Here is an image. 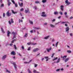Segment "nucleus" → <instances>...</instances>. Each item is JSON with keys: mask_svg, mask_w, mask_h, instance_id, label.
<instances>
[{"mask_svg": "<svg viewBox=\"0 0 73 73\" xmlns=\"http://www.w3.org/2000/svg\"><path fill=\"white\" fill-rule=\"evenodd\" d=\"M12 33L14 35L13 36V37L12 38V40H13V39H15V38H16V36L15 35H17V33L16 32L15 33V32H12Z\"/></svg>", "mask_w": 73, "mask_h": 73, "instance_id": "obj_1", "label": "nucleus"}, {"mask_svg": "<svg viewBox=\"0 0 73 73\" xmlns=\"http://www.w3.org/2000/svg\"><path fill=\"white\" fill-rule=\"evenodd\" d=\"M11 1L13 4L15 5V7H18V5H17V3H15V1H14V0H11Z\"/></svg>", "mask_w": 73, "mask_h": 73, "instance_id": "obj_2", "label": "nucleus"}, {"mask_svg": "<svg viewBox=\"0 0 73 73\" xmlns=\"http://www.w3.org/2000/svg\"><path fill=\"white\" fill-rule=\"evenodd\" d=\"M6 15L8 17L11 16V13H9V11H8L6 13Z\"/></svg>", "mask_w": 73, "mask_h": 73, "instance_id": "obj_3", "label": "nucleus"}, {"mask_svg": "<svg viewBox=\"0 0 73 73\" xmlns=\"http://www.w3.org/2000/svg\"><path fill=\"white\" fill-rule=\"evenodd\" d=\"M65 4H67V5H68L69 4H70L71 3L69 2H68V0H66L65 1Z\"/></svg>", "mask_w": 73, "mask_h": 73, "instance_id": "obj_4", "label": "nucleus"}, {"mask_svg": "<svg viewBox=\"0 0 73 73\" xmlns=\"http://www.w3.org/2000/svg\"><path fill=\"white\" fill-rule=\"evenodd\" d=\"M25 12L26 13H30V11H29V9L27 8V10H25Z\"/></svg>", "mask_w": 73, "mask_h": 73, "instance_id": "obj_5", "label": "nucleus"}, {"mask_svg": "<svg viewBox=\"0 0 73 73\" xmlns=\"http://www.w3.org/2000/svg\"><path fill=\"white\" fill-rule=\"evenodd\" d=\"M69 27H67L66 28L65 31L66 32H68H68H69Z\"/></svg>", "mask_w": 73, "mask_h": 73, "instance_id": "obj_6", "label": "nucleus"}, {"mask_svg": "<svg viewBox=\"0 0 73 73\" xmlns=\"http://www.w3.org/2000/svg\"><path fill=\"white\" fill-rule=\"evenodd\" d=\"M13 64L14 65V66L16 70L17 69V67H16V63L15 62H14L13 63Z\"/></svg>", "mask_w": 73, "mask_h": 73, "instance_id": "obj_7", "label": "nucleus"}, {"mask_svg": "<svg viewBox=\"0 0 73 73\" xmlns=\"http://www.w3.org/2000/svg\"><path fill=\"white\" fill-rule=\"evenodd\" d=\"M70 59V58H66L64 60V62H67V61H68V60H69Z\"/></svg>", "mask_w": 73, "mask_h": 73, "instance_id": "obj_8", "label": "nucleus"}, {"mask_svg": "<svg viewBox=\"0 0 73 73\" xmlns=\"http://www.w3.org/2000/svg\"><path fill=\"white\" fill-rule=\"evenodd\" d=\"M67 57V56H63V57H62V56H61V58H63L62 60H65V58H66V57Z\"/></svg>", "mask_w": 73, "mask_h": 73, "instance_id": "obj_9", "label": "nucleus"}, {"mask_svg": "<svg viewBox=\"0 0 73 73\" xmlns=\"http://www.w3.org/2000/svg\"><path fill=\"white\" fill-rule=\"evenodd\" d=\"M52 49V47H50L49 48L47 49L46 50L48 52H50V50H51Z\"/></svg>", "mask_w": 73, "mask_h": 73, "instance_id": "obj_10", "label": "nucleus"}, {"mask_svg": "<svg viewBox=\"0 0 73 73\" xmlns=\"http://www.w3.org/2000/svg\"><path fill=\"white\" fill-rule=\"evenodd\" d=\"M39 50V49L38 48H36L34 49V50H33V52H37Z\"/></svg>", "mask_w": 73, "mask_h": 73, "instance_id": "obj_11", "label": "nucleus"}, {"mask_svg": "<svg viewBox=\"0 0 73 73\" xmlns=\"http://www.w3.org/2000/svg\"><path fill=\"white\" fill-rule=\"evenodd\" d=\"M19 5V7H23V3H21V4L20 3V2L18 3Z\"/></svg>", "mask_w": 73, "mask_h": 73, "instance_id": "obj_12", "label": "nucleus"}, {"mask_svg": "<svg viewBox=\"0 0 73 73\" xmlns=\"http://www.w3.org/2000/svg\"><path fill=\"white\" fill-rule=\"evenodd\" d=\"M7 58V55H5L3 56L2 59L5 60Z\"/></svg>", "mask_w": 73, "mask_h": 73, "instance_id": "obj_13", "label": "nucleus"}, {"mask_svg": "<svg viewBox=\"0 0 73 73\" xmlns=\"http://www.w3.org/2000/svg\"><path fill=\"white\" fill-rule=\"evenodd\" d=\"M60 9L62 11H64V6L61 5L60 6Z\"/></svg>", "mask_w": 73, "mask_h": 73, "instance_id": "obj_14", "label": "nucleus"}, {"mask_svg": "<svg viewBox=\"0 0 73 73\" xmlns=\"http://www.w3.org/2000/svg\"><path fill=\"white\" fill-rule=\"evenodd\" d=\"M11 54L13 55H15L16 54V52H15V51H13L11 52Z\"/></svg>", "mask_w": 73, "mask_h": 73, "instance_id": "obj_15", "label": "nucleus"}, {"mask_svg": "<svg viewBox=\"0 0 73 73\" xmlns=\"http://www.w3.org/2000/svg\"><path fill=\"white\" fill-rule=\"evenodd\" d=\"M7 36H8V37H9V34H11V32L8 31H7Z\"/></svg>", "mask_w": 73, "mask_h": 73, "instance_id": "obj_16", "label": "nucleus"}, {"mask_svg": "<svg viewBox=\"0 0 73 73\" xmlns=\"http://www.w3.org/2000/svg\"><path fill=\"white\" fill-rule=\"evenodd\" d=\"M15 38L16 39H14L11 42V43H13V42H14V41H17V38Z\"/></svg>", "mask_w": 73, "mask_h": 73, "instance_id": "obj_17", "label": "nucleus"}, {"mask_svg": "<svg viewBox=\"0 0 73 73\" xmlns=\"http://www.w3.org/2000/svg\"><path fill=\"white\" fill-rule=\"evenodd\" d=\"M11 11L12 12V13L13 14H16V13H17V12L16 11L15 12L13 10H12Z\"/></svg>", "mask_w": 73, "mask_h": 73, "instance_id": "obj_18", "label": "nucleus"}, {"mask_svg": "<svg viewBox=\"0 0 73 73\" xmlns=\"http://www.w3.org/2000/svg\"><path fill=\"white\" fill-rule=\"evenodd\" d=\"M60 59L61 58H59L57 61L56 62V63H58L59 62H60Z\"/></svg>", "mask_w": 73, "mask_h": 73, "instance_id": "obj_19", "label": "nucleus"}, {"mask_svg": "<svg viewBox=\"0 0 73 73\" xmlns=\"http://www.w3.org/2000/svg\"><path fill=\"white\" fill-rule=\"evenodd\" d=\"M27 70L29 73H32V71H31L30 69H28Z\"/></svg>", "mask_w": 73, "mask_h": 73, "instance_id": "obj_20", "label": "nucleus"}, {"mask_svg": "<svg viewBox=\"0 0 73 73\" xmlns=\"http://www.w3.org/2000/svg\"><path fill=\"white\" fill-rule=\"evenodd\" d=\"M1 31L2 32V33H5V31L4 30V29H3V28H1Z\"/></svg>", "mask_w": 73, "mask_h": 73, "instance_id": "obj_21", "label": "nucleus"}, {"mask_svg": "<svg viewBox=\"0 0 73 73\" xmlns=\"http://www.w3.org/2000/svg\"><path fill=\"white\" fill-rule=\"evenodd\" d=\"M33 72L34 73H40L39 72H37L36 70H34L33 71Z\"/></svg>", "mask_w": 73, "mask_h": 73, "instance_id": "obj_22", "label": "nucleus"}, {"mask_svg": "<svg viewBox=\"0 0 73 73\" xmlns=\"http://www.w3.org/2000/svg\"><path fill=\"white\" fill-rule=\"evenodd\" d=\"M50 26L51 27H52V28H54V27H55V26L54 25H53L52 24H50Z\"/></svg>", "mask_w": 73, "mask_h": 73, "instance_id": "obj_23", "label": "nucleus"}, {"mask_svg": "<svg viewBox=\"0 0 73 73\" xmlns=\"http://www.w3.org/2000/svg\"><path fill=\"white\" fill-rule=\"evenodd\" d=\"M50 36H48L44 38V39H45L46 40V39H48V37H49Z\"/></svg>", "mask_w": 73, "mask_h": 73, "instance_id": "obj_24", "label": "nucleus"}, {"mask_svg": "<svg viewBox=\"0 0 73 73\" xmlns=\"http://www.w3.org/2000/svg\"><path fill=\"white\" fill-rule=\"evenodd\" d=\"M23 21L22 20H21L20 19H19V23H20V22L21 23H23Z\"/></svg>", "mask_w": 73, "mask_h": 73, "instance_id": "obj_25", "label": "nucleus"}, {"mask_svg": "<svg viewBox=\"0 0 73 73\" xmlns=\"http://www.w3.org/2000/svg\"><path fill=\"white\" fill-rule=\"evenodd\" d=\"M21 48L23 50H24V49H25V48H24V46H22Z\"/></svg>", "mask_w": 73, "mask_h": 73, "instance_id": "obj_26", "label": "nucleus"}, {"mask_svg": "<svg viewBox=\"0 0 73 73\" xmlns=\"http://www.w3.org/2000/svg\"><path fill=\"white\" fill-rule=\"evenodd\" d=\"M54 15H58V13L57 11H55L54 12Z\"/></svg>", "mask_w": 73, "mask_h": 73, "instance_id": "obj_27", "label": "nucleus"}, {"mask_svg": "<svg viewBox=\"0 0 73 73\" xmlns=\"http://www.w3.org/2000/svg\"><path fill=\"white\" fill-rule=\"evenodd\" d=\"M42 2L43 3H45L46 2V0H42Z\"/></svg>", "mask_w": 73, "mask_h": 73, "instance_id": "obj_28", "label": "nucleus"}, {"mask_svg": "<svg viewBox=\"0 0 73 73\" xmlns=\"http://www.w3.org/2000/svg\"><path fill=\"white\" fill-rule=\"evenodd\" d=\"M42 17H46V14H43L41 15Z\"/></svg>", "mask_w": 73, "mask_h": 73, "instance_id": "obj_29", "label": "nucleus"}, {"mask_svg": "<svg viewBox=\"0 0 73 73\" xmlns=\"http://www.w3.org/2000/svg\"><path fill=\"white\" fill-rule=\"evenodd\" d=\"M67 52L68 53H71L72 52V51L70 50H68L67 51Z\"/></svg>", "mask_w": 73, "mask_h": 73, "instance_id": "obj_30", "label": "nucleus"}, {"mask_svg": "<svg viewBox=\"0 0 73 73\" xmlns=\"http://www.w3.org/2000/svg\"><path fill=\"white\" fill-rule=\"evenodd\" d=\"M65 23H68V22L65 21V22H61V24H65Z\"/></svg>", "mask_w": 73, "mask_h": 73, "instance_id": "obj_31", "label": "nucleus"}, {"mask_svg": "<svg viewBox=\"0 0 73 73\" xmlns=\"http://www.w3.org/2000/svg\"><path fill=\"white\" fill-rule=\"evenodd\" d=\"M6 72H8L9 73H11V72H10V71L8 70V69H6Z\"/></svg>", "mask_w": 73, "mask_h": 73, "instance_id": "obj_32", "label": "nucleus"}, {"mask_svg": "<svg viewBox=\"0 0 73 73\" xmlns=\"http://www.w3.org/2000/svg\"><path fill=\"white\" fill-rule=\"evenodd\" d=\"M35 3L36 4H40V2H39L38 1H35Z\"/></svg>", "mask_w": 73, "mask_h": 73, "instance_id": "obj_33", "label": "nucleus"}, {"mask_svg": "<svg viewBox=\"0 0 73 73\" xmlns=\"http://www.w3.org/2000/svg\"><path fill=\"white\" fill-rule=\"evenodd\" d=\"M36 44H36V43H31V45H36Z\"/></svg>", "mask_w": 73, "mask_h": 73, "instance_id": "obj_34", "label": "nucleus"}, {"mask_svg": "<svg viewBox=\"0 0 73 73\" xmlns=\"http://www.w3.org/2000/svg\"><path fill=\"white\" fill-rule=\"evenodd\" d=\"M29 22H30V23L31 24H33V22L31 21V20H29Z\"/></svg>", "mask_w": 73, "mask_h": 73, "instance_id": "obj_35", "label": "nucleus"}, {"mask_svg": "<svg viewBox=\"0 0 73 73\" xmlns=\"http://www.w3.org/2000/svg\"><path fill=\"white\" fill-rule=\"evenodd\" d=\"M27 44L28 45H31V44H32V42L27 43Z\"/></svg>", "mask_w": 73, "mask_h": 73, "instance_id": "obj_36", "label": "nucleus"}, {"mask_svg": "<svg viewBox=\"0 0 73 73\" xmlns=\"http://www.w3.org/2000/svg\"><path fill=\"white\" fill-rule=\"evenodd\" d=\"M33 8L35 10H37V7L36 6H35Z\"/></svg>", "mask_w": 73, "mask_h": 73, "instance_id": "obj_37", "label": "nucleus"}, {"mask_svg": "<svg viewBox=\"0 0 73 73\" xmlns=\"http://www.w3.org/2000/svg\"><path fill=\"white\" fill-rule=\"evenodd\" d=\"M1 7V8H3V7H4V4H2L1 5H0Z\"/></svg>", "mask_w": 73, "mask_h": 73, "instance_id": "obj_38", "label": "nucleus"}, {"mask_svg": "<svg viewBox=\"0 0 73 73\" xmlns=\"http://www.w3.org/2000/svg\"><path fill=\"white\" fill-rule=\"evenodd\" d=\"M14 47L15 49L16 50L17 49V47H16V46L15 45H14Z\"/></svg>", "mask_w": 73, "mask_h": 73, "instance_id": "obj_39", "label": "nucleus"}, {"mask_svg": "<svg viewBox=\"0 0 73 73\" xmlns=\"http://www.w3.org/2000/svg\"><path fill=\"white\" fill-rule=\"evenodd\" d=\"M28 35V34L26 33L25 35L24 36V37H27V36Z\"/></svg>", "mask_w": 73, "mask_h": 73, "instance_id": "obj_40", "label": "nucleus"}, {"mask_svg": "<svg viewBox=\"0 0 73 73\" xmlns=\"http://www.w3.org/2000/svg\"><path fill=\"white\" fill-rule=\"evenodd\" d=\"M7 4L8 6H10V5H11V2H8Z\"/></svg>", "mask_w": 73, "mask_h": 73, "instance_id": "obj_41", "label": "nucleus"}, {"mask_svg": "<svg viewBox=\"0 0 73 73\" xmlns=\"http://www.w3.org/2000/svg\"><path fill=\"white\" fill-rule=\"evenodd\" d=\"M61 70V69H57L56 70V72H59L60 70Z\"/></svg>", "mask_w": 73, "mask_h": 73, "instance_id": "obj_42", "label": "nucleus"}, {"mask_svg": "<svg viewBox=\"0 0 73 73\" xmlns=\"http://www.w3.org/2000/svg\"><path fill=\"white\" fill-rule=\"evenodd\" d=\"M58 44V42H57L56 44V47H57V45Z\"/></svg>", "mask_w": 73, "mask_h": 73, "instance_id": "obj_43", "label": "nucleus"}, {"mask_svg": "<svg viewBox=\"0 0 73 73\" xmlns=\"http://www.w3.org/2000/svg\"><path fill=\"white\" fill-rule=\"evenodd\" d=\"M59 13H60V15H63L62 13V12L61 11H60L59 12Z\"/></svg>", "mask_w": 73, "mask_h": 73, "instance_id": "obj_44", "label": "nucleus"}, {"mask_svg": "<svg viewBox=\"0 0 73 73\" xmlns=\"http://www.w3.org/2000/svg\"><path fill=\"white\" fill-rule=\"evenodd\" d=\"M11 23H14V22L13 21V19H11Z\"/></svg>", "mask_w": 73, "mask_h": 73, "instance_id": "obj_45", "label": "nucleus"}, {"mask_svg": "<svg viewBox=\"0 0 73 73\" xmlns=\"http://www.w3.org/2000/svg\"><path fill=\"white\" fill-rule=\"evenodd\" d=\"M31 47H29V48H28L27 49V50H31Z\"/></svg>", "mask_w": 73, "mask_h": 73, "instance_id": "obj_46", "label": "nucleus"}, {"mask_svg": "<svg viewBox=\"0 0 73 73\" xmlns=\"http://www.w3.org/2000/svg\"><path fill=\"white\" fill-rule=\"evenodd\" d=\"M57 58H58L56 57V58L54 59L53 61H54V60H57Z\"/></svg>", "mask_w": 73, "mask_h": 73, "instance_id": "obj_47", "label": "nucleus"}, {"mask_svg": "<svg viewBox=\"0 0 73 73\" xmlns=\"http://www.w3.org/2000/svg\"><path fill=\"white\" fill-rule=\"evenodd\" d=\"M54 55V53L53 54H52V55L51 56V57H52V58H53V57Z\"/></svg>", "mask_w": 73, "mask_h": 73, "instance_id": "obj_48", "label": "nucleus"}, {"mask_svg": "<svg viewBox=\"0 0 73 73\" xmlns=\"http://www.w3.org/2000/svg\"><path fill=\"white\" fill-rule=\"evenodd\" d=\"M61 23V22L60 21V22H58L57 23H55V25H57V24H59V23Z\"/></svg>", "mask_w": 73, "mask_h": 73, "instance_id": "obj_49", "label": "nucleus"}, {"mask_svg": "<svg viewBox=\"0 0 73 73\" xmlns=\"http://www.w3.org/2000/svg\"><path fill=\"white\" fill-rule=\"evenodd\" d=\"M19 15H20L21 16H23V15H22V13H19Z\"/></svg>", "mask_w": 73, "mask_h": 73, "instance_id": "obj_50", "label": "nucleus"}, {"mask_svg": "<svg viewBox=\"0 0 73 73\" xmlns=\"http://www.w3.org/2000/svg\"><path fill=\"white\" fill-rule=\"evenodd\" d=\"M11 22L10 21H9V24H10V25H11Z\"/></svg>", "mask_w": 73, "mask_h": 73, "instance_id": "obj_51", "label": "nucleus"}, {"mask_svg": "<svg viewBox=\"0 0 73 73\" xmlns=\"http://www.w3.org/2000/svg\"><path fill=\"white\" fill-rule=\"evenodd\" d=\"M65 17L66 18H68V16L67 15H65Z\"/></svg>", "mask_w": 73, "mask_h": 73, "instance_id": "obj_52", "label": "nucleus"}, {"mask_svg": "<svg viewBox=\"0 0 73 73\" xmlns=\"http://www.w3.org/2000/svg\"><path fill=\"white\" fill-rule=\"evenodd\" d=\"M24 63H25V64H29V62H24Z\"/></svg>", "mask_w": 73, "mask_h": 73, "instance_id": "obj_53", "label": "nucleus"}, {"mask_svg": "<svg viewBox=\"0 0 73 73\" xmlns=\"http://www.w3.org/2000/svg\"><path fill=\"white\" fill-rule=\"evenodd\" d=\"M56 21V20L55 19H53L52 20V22H54V21Z\"/></svg>", "mask_w": 73, "mask_h": 73, "instance_id": "obj_54", "label": "nucleus"}, {"mask_svg": "<svg viewBox=\"0 0 73 73\" xmlns=\"http://www.w3.org/2000/svg\"><path fill=\"white\" fill-rule=\"evenodd\" d=\"M21 11H24V9H23V8H22L21 10Z\"/></svg>", "mask_w": 73, "mask_h": 73, "instance_id": "obj_55", "label": "nucleus"}, {"mask_svg": "<svg viewBox=\"0 0 73 73\" xmlns=\"http://www.w3.org/2000/svg\"><path fill=\"white\" fill-rule=\"evenodd\" d=\"M64 14L65 15H67V12H65L64 13Z\"/></svg>", "mask_w": 73, "mask_h": 73, "instance_id": "obj_56", "label": "nucleus"}, {"mask_svg": "<svg viewBox=\"0 0 73 73\" xmlns=\"http://www.w3.org/2000/svg\"><path fill=\"white\" fill-rule=\"evenodd\" d=\"M73 17H70L69 18L70 19H73Z\"/></svg>", "mask_w": 73, "mask_h": 73, "instance_id": "obj_57", "label": "nucleus"}, {"mask_svg": "<svg viewBox=\"0 0 73 73\" xmlns=\"http://www.w3.org/2000/svg\"><path fill=\"white\" fill-rule=\"evenodd\" d=\"M5 13H4L3 14V17H5Z\"/></svg>", "mask_w": 73, "mask_h": 73, "instance_id": "obj_58", "label": "nucleus"}, {"mask_svg": "<svg viewBox=\"0 0 73 73\" xmlns=\"http://www.w3.org/2000/svg\"><path fill=\"white\" fill-rule=\"evenodd\" d=\"M61 16H60L58 17V18L59 19H61Z\"/></svg>", "mask_w": 73, "mask_h": 73, "instance_id": "obj_59", "label": "nucleus"}, {"mask_svg": "<svg viewBox=\"0 0 73 73\" xmlns=\"http://www.w3.org/2000/svg\"><path fill=\"white\" fill-rule=\"evenodd\" d=\"M12 45H13V44H9V46H12Z\"/></svg>", "mask_w": 73, "mask_h": 73, "instance_id": "obj_60", "label": "nucleus"}, {"mask_svg": "<svg viewBox=\"0 0 73 73\" xmlns=\"http://www.w3.org/2000/svg\"><path fill=\"white\" fill-rule=\"evenodd\" d=\"M33 60V59H32L31 60H30V61L29 62V63H30V62H31V61H32Z\"/></svg>", "mask_w": 73, "mask_h": 73, "instance_id": "obj_61", "label": "nucleus"}, {"mask_svg": "<svg viewBox=\"0 0 73 73\" xmlns=\"http://www.w3.org/2000/svg\"><path fill=\"white\" fill-rule=\"evenodd\" d=\"M37 64H35V67H37Z\"/></svg>", "mask_w": 73, "mask_h": 73, "instance_id": "obj_62", "label": "nucleus"}, {"mask_svg": "<svg viewBox=\"0 0 73 73\" xmlns=\"http://www.w3.org/2000/svg\"><path fill=\"white\" fill-rule=\"evenodd\" d=\"M44 58H45V59H47V58H48V56L45 57H44Z\"/></svg>", "mask_w": 73, "mask_h": 73, "instance_id": "obj_63", "label": "nucleus"}, {"mask_svg": "<svg viewBox=\"0 0 73 73\" xmlns=\"http://www.w3.org/2000/svg\"><path fill=\"white\" fill-rule=\"evenodd\" d=\"M54 41V39H52V42H53Z\"/></svg>", "mask_w": 73, "mask_h": 73, "instance_id": "obj_64", "label": "nucleus"}]
</instances>
